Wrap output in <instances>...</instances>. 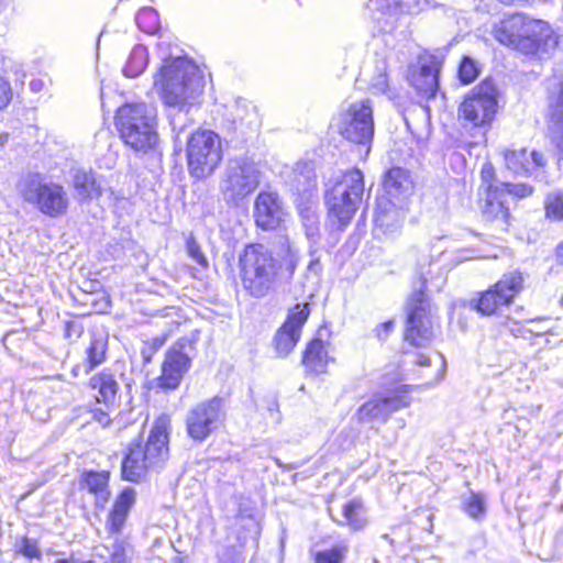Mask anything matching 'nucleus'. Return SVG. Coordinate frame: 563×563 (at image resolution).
Instances as JSON below:
<instances>
[{"label":"nucleus","instance_id":"obj_1","mask_svg":"<svg viewBox=\"0 0 563 563\" xmlns=\"http://www.w3.org/2000/svg\"><path fill=\"white\" fill-rule=\"evenodd\" d=\"M161 66L153 75V87L164 106L176 114L169 113L173 130L183 131L184 124L178 114H188L190 108L199 102L203 91V77L198 66L185 56L174 53L168 42L158 43Z\"/></svg>","mask_w":563,"mask_h":563},{"label":"nucleus","instance_id":"obj_2","mask_svg":"<svg viewBox=\"0 0 563 563\" xmlns=\"http://www.w3.org/2000/svg\"><path fill=\"white\" fill-rule=\"evenodd\" d=\"M170 418L159 416L150 432L145 444L131 443L122 461V477L129 482H137L146 473L163 465L168 457V435Z\"/></svg>","mask_w":563,"mask_h":563},{"label":"nucleus","instance_id":"obj_3","mask_svg":"<svg viewBox=\"0 0 563 563\" xmlns=\"http://www.w3.org/2000/svg\"><path fill=\"white\" fill-rule=\"evenodd\" d=\"M115 124L121 139L134 151L147 152L158 143L157 110L153 104H123L118 109Z\"/></svg>","mask_w":563,"mask_h":563},{"label":"nucleus","instance_id":"obj_4","mask_svg":"<svg viewBox=\"0 0 563 563\" xmlns=\"http://www.w3.org/2000/svg\"><path fill=\"white\" fill-rule=\"evenodd\" d=\"M243 288L253 297H265L273 288L279 265L263 244L247 245L239 258Z\"/></svg>","mask_w":563,"mask_h":563},{"label":"nucleus","instance_id":"obj_5","mask_svg":"<svg viewBox=\"0 0 563 563\" xmlns=\"http://www.w3.org/2000/svg\"><path fill=\"white\" fill-rule=\"evenodd\" d=\"M16 191L25 202L51 218L64 216L69 207L65 188L60 184L47 180L40 173H27L22 176L16 184Z\"/></svg>","mask_w":563,"mask_h":563},{"label":"nucleus","instance_id":"obj_6","mask_svg":"<svg viewBox=\"0 0 563 563\" xmlns=\"http://www.w3.org/2000/svg\"><path fill=\"white\" fill-rule=\"evenodd\" d=\"M363 192L364 177L361 170L346 172L325 195L331 223L338 229L346 227L358 209Z\"/></svg>","mask_w":563,"mask_h":563},{"label":"nucleus","instance_id":"obj_7","mask_svg":"<svg viewBox=\"0 0 563 563\" xmlns=\"http://www.w3.org/2000/svg\"><path fill=\"white\" fill-rule=\"evenodd\" d=\"M189 174L202 179L210 176L222 161L221 139L210 130H198L187 142Z\"/></svg>","mask_w":563,"mask_h":563},{"label":"nucleus","instance_id":"obj_8","mask_svg":"<svg viewBox=\"0 0 563 563\" xmlns=\"http://www.w3.org/2000/svg\"><path fill=\"white\" fill-rule=\"evenodd\" d=\"M338 129L345 140L366 146L368 154L375 130L372 101L362 99L347 103L339 115Z\"/></svg>","mask_w":563,"mask_h":563},{"label":"nucleus","instance_id":"obj_9","mask_svg":"<svg viewBox=\"0 0 563 563\" xmlns=\"http://www.w3.org/2000/svg\"><path fill=\"white\" fill-rule=\"evenodd\" d=\"M525 280V275L520 271L507 272L487 290L472 299L471 306L483 316L498 314L520 295Z\"/></svg>","mask_w":563,"mask_h":563},{"label":"nucleus","instance_id":"obj_10","mask_svg":"<svg viewBox=\"0 0 563 563\" xmlns=\"http://www.w3.org/2000/svg\"><path fill=\"white\" fill-rule=\"evenodd\" d=\"M498 109V90L495 82L485 79L475 86L459 107V118L473 126L492 123Z\"/></svg>","mask_w":563,"mask_h":563},{"label":"nucleus","instance_id":"obj_11","mask_svg":"<svg viewBox=\"0 0 563 563\" xmlns=\"http://www.w3.org/2000/svg\"><path fill=\"white\" fill-rule=\"evenodd\" d=\"M294 188L300 197L298 211L309 239L319 235V216L317 212V178L313 167L308 163H300L295 169Z\"/></svg>","mask_w":563,"mask_h":563},{"label":"nucleus","instance_id":"obj_12","mask_svg":"<svg viewBox=\"0 0 563 563\" xmlns=\"http://www.w3.org/2000/svg\"><path fill=\"white\" fill-rule=\"evenodd\" d=\"M260 177V170L254 162L245 158L232 159L225 168L221 191L228 201H240L258 187Z\"/></svg>","mask_w":563,"mask_h":563},{"label":"nucleus","instance_id":"obj_13","mask_svg":"<svg viewBox=\"0 0 563 563\" xmlns=\"http://www.w3.org/2000/svg\"><path fill=\"white\" fill-rule=\"evenodd\" d=\"M224 400L213 397L194 406L186 416L188 435L196 441L206 440L224 421Z\"/></svg>","mask_w":563,"mask_h":563},{"label":"nucleus","instance_id":"obj_14","mask_svg":"<svg viewBox=\"0 0 563 563\" xmlns=\"http://www.w3.org/2000/svg\"><path fill=\"white\" fill-rule=\"evenodd\" d=\"M433 336V314L422 291L416 292L408 303V320L405 340L415 346L429 344Z\"/></svg>","mask_w":563,"mask_h":563},{"label":"nucleus","instance_id":"obj_15","mask_svg":"<svg viewBox=\"0 0 563 563\" xmlns=\"http://www.w3.org/2000/svg\"><path fill=\"white\" fill-rule=\"evenodd\" d=\"M194 351V341L180 339L172 347L165 357L162 366V375L158 377V385L162 388L175 389L184 374L190 367L191 352Z\"/></svg>","mask_w":563,"mask_h":563},{"label":"nucleus","instance_id":"obj_16","mask_svg":"<svg viewBox=\"0 0 563 563\" xmlns=\"http://www.w3.org/2000/svg\"><path fill=\"white\" fill-rule=\"evenodd\" d=\"M310 314L308 303H297L289 310L286 321L277 330L273 343L279 357H286L301 336V329Z\"/></svg>","mask_w":563,"mask_h":563},{"label":"nucleus","instance_id":"obj_17","mask_svg":"<svg viewBox=\"0 0 563 563\" xmlns=\"http://www.w3.org/2000/svg\"><path fill=\"white\" fill-rule=\"evenodd\" d=\"M135 503V492L131 488H125L115 499L112 509L110 510L104 529L107 538L102 545L113 547V542L117 541L123 547H126V541L122 536L123 529L125 528L126 520Z\"/></svg>","mask_w":563,"mask_h":563},{"label":"nucleus","instance_id":"obj_18","mask_svg":"<svg viewBox=\"0 0 563 563\" xmlns=\"http://www.w3.org/2000/svg\"><path fill=\"white\" fill-rule=\"evenodd\" d=\"M255 223L263 230H276L286 219L287 212L277 192L261 191L254 202Z\"/></svg>","mask_w":563,"mask_h":563},{"label":"nucleus","instance_id":"obj_19","mask_svg":"<svg viewBox=\"0 0 563 563\" xmlns=\"http://www.w3.org/2000/svg\"><path fill=\"white\" fill-rule=\"evenodd\" d=\"M410 405L406 395L393 394L385 397H374L364 402L355 412L357 422H369L374 420L386 421L387 418L401 408Z\"/></svg>","mask_w":563,"mask_h":563},{"label":"nucleus","instance_id":"obj_20","mask_svg":"<svg viewBox=\"0 0 563 563\" xmlns=\"http://www.w3.org/2000/svg\"><path fill=\"white\" fill-rule=\"evenodd\" d=\"M505 166L516 175H534L544 166V156L536 151L530 153L525 148L503 151Z\"/></svg>","mask_w":563,"mask_h":563},{"label":"nucleus","instance_id":"obj_21","mask_svg":"<svg viewBox=\"0 0 563 563\" xmlns=\"http://www.w3.org/2000/svg\"><path fill=\"white\" fill-rule=\"evenodd\" d=\"M401 4V0L368 1L367 8L372 12V20L378 32L390 33L397 27Z\"/></svg>","mask_w":563,"mask_h":563},{"label":"nucleus","instance_id":"obj_22","mask_svg":"<svg viewBox=\"0 0 563 563\" xmlns=\"http://www.w3.org/2000/svg\"><path fill=\"white\" fill-rule=\"evenodd\" d=\"M405 219L402 205L387 197H379L375 210V223L386 233H391L401 227Z\"/></svg>","mask_w":563,"mask_h":563},{"label":"nucleus","instance_id":"obj_23","mask_svg":"<svg viewBox=\"0 0 563 563\" xmlns=\"http://www.w3.org/2000/svg\"><path fill=\"white\" fill-rule=\"evenodd\" d=\"M522 27L523 14L517 13L496 23L493 27V35L503 45L522 49Z\"/></svg>","mask_w":563,"mask_h":563},{"label":"nucleus","instance_id":"obj_24","mask_svg":"<svg viewBox=\"0 0 563 563\" xmlns=\"http://www.w3.org/2000/svg\"><path fill=\"white\" fill-rule=\"evenodd\" d=\"M383 186L386 194L384 197L401 202L411 191L412 181L407 170L394 167L386 173Z\"/></svg>","mask_w":563,"mask_h":563},{"label":"nucleus","instance_id":"obj_25","mask_svg":"<svg viewBox=\"0 0 563 563\" xmlns=\"http://www.w3.org/2000/svg\"><path fill=\"white\" fill-rule=\"evenodd\" d=\"M548 91L551 129L563 134V77L550 78Z\"/></svg>","mask_w":563,"mask_h":563},{"label":"nucleus","instance_id":"obj_26","mask_svg":"<svg viewBox=\"0 0 563 563\" xmlns=\"http://www.w3.org/2000/svg\"><path fill=\"white\" fill-rule=\"evenodd\" d=\"M80 486L96 498V506L103 508L110 498L109 473L106 471H89L82 473Z\"/></svg>","mask_w":563,"mask_h":563},{"label":"nucleus","instance_id":"obj_27","mask_svg":"<svg viewBox=\"0 0 563 563\" xmlns=\"http://www.w3.org/2000/svg\"><path fill=\"white\" fill-rule=\"evenodd\" d=\"M438 76L439 65L437 62L422 64L419 71L412 74L411 84L421 96L432 98L439 88Z\"/></svg>","mask_w":563,"mask_h":563},{"label":"nucleus","instance_id":"obj_28","mask_svg":"<svg viewBox=\"0 0 563 563\" xmlns=\"http://www.w3.org/2000/svg\"><path fill=\"white\" fill-rule=\"evenodd\" d=\"M329 363L325 344L320 339L312 340L306 347L302 356V364L309 374H323Z\"/></svg>","mask_w":563,"mask_h":563},{"label":"nucleus","instance_id":"obj_29","mask_svg":"<svg viewBox=\"0 0 563 563\" xmlns=\"http://www.w3.org/2000/svg\"><path fill=\"white\" fill-rule=\"evenodd\" d=\"M330 512L334 521L339 525L347 526L352 530H361L367 523L366 510L363 503L358 499H352L345 503L342 506L339 516H335L331 509Z\"/></svg>","mask_w":563,"mask_h":563},{"label":"nucleus","instance_id":"obj_30","mask_svg":"<svg viewBox=\"0 0 563 563\" xmlns=\"http://www.w3.org/2000/svg\"><path fill=\"white\" fill-rule=\"evenodd\" d=\"M550 33L551 27L549 23L523 14V27L521 29L522 49L534 51L541 41L549 37Z\"/></svg>","mask_w":563,"mask_h":563},{"label":"nucleus","instance_id":"obj_31","mask_svg":"<svg viewBox=\"0 0 563 563\" xmlns=\"http://www.w3.org/2000/svg\"><path fill=\"white\" fill-rule=\"evenodd\" d=\"M107 341L102 338H93L86 349V357L82 363L73 368L75 376L89 374L93 368L106 361Z\"/></svg>","mask_w":563,"mask_h":563},{"label":"nucleus","instance_id":"obj_32","mask_svg":"<svg viewBox=\"0 0 563 563\" xmlns=\"http://www.w3.org/2000/svg\"><path fill=\"white\" fill-rule=\"evenodd\" d=\"M74 188L81 198H97L101 196L102 189L92 172L78 169L74 175Z\"/></svg>","mask_w":563,"mask_h":563},{"label":"nucleus","instance_id":"obj_33","mask_svg":"<svg viewBox=\"0 0 563 563\" xmlns=\"http://www.w3.org/2000/svg\"><path fill=\"white\" fill-rule=\"evenodd\" d=\"M90 386L98 391L96 396L98 402H111L118 391V383L113 375L108 372H101L90 379Z\"/></svg>","mask_w":563,"mask_h":563},{"label":"nucleus","instance_id":"obj_34","mask_svg":"<svg viewBox=\"0 0 563 563\" xmlns=\"http://www.w3.org/2000/svg\"><path fill=\"white\" fill-rule=\"evenodd\" d=\"M369 90L375 95H386L389 99H395L397 93L389 87L387 74V60L378 59L375 66V73L369 80Z\"/></svg>","mask_w":563,"mask_h":563},{"label":"nucleus","instance_id":"obj_35","mask_svg":"<svg viewBox=\"0 0 563 563\" xmlns=\"http://www.w3.org/2000/svg\"><path fill=\"white\" fill-rule=\"evenodd\" d=\"M147 64L148 51L144 45L137 44L131 49L128 56L123 67V74L130 78L137 77L145 70Z\"/></svg>","mask_w":563,"mask_h":563},{"label":"nucleus","instance_id":"obj_36","mask_svg":"<svg viewBox=\"0 0 563 563\" xmlns=\"http://www.w3.org/2000/svg\"><path fill=\"white\" fill-rule=\"evenodd\" d=\"M487 221H497L501 228L508 224L509 211L494 195H488L482 209Z\"/></svg>","mask_w":563,"mask_h":563},{"label":"nucleus","instance_id":"obj_37","mask_svg":"<svg viewBox=\"0 0 563 563\" xmlns=\"http://www.w3.org/2000/svg\"><path fill=\"white\" fill-rule=\"evenodd\" d=\"M347 552V545L339 543L331 548L314 551L311 556L314 563H343Z\"/></svg>","mask_w":563,"mask_h":563},{"label":"nucleus","instance_id":"obj_38","mask_svg":"<svg viewBox=\"0 0 563 563\" xmlns=\"http://www.w3.org/2000/svg\"><path fill=\"white\" fill-rule=\"evenodd\" d=\"M96 555L103 559V563H129L126 547L117 541L113 542V547L101 545L96 548Z\"/></svg>","mask_w":563,"mask_h":563},{"label":"nucleus","instance_id":"obj_39","mask_svg":"<svg viewBox=\"0 0 563 563\" xmlns=\"http://www.w3.org/2000/svg\"><path fill=\"white\" fill-rule=\"evenodd\" d=\"M463 510L473 519L484 517L486 510L485 496L474 492L463 497Z\"/></svg>","mask_w":563,"mask_h":563},{"label":"nucleus","instance_id":"obj_40","mask_svg":"<svg viewBox=\"0 0 563 563\" xmlns=\"http://www.w3.org/2000/svg\"><path fill=\"white\" fill-rule=\"evenodd\" d=\"M545 216L553 221L563 220V191L554 190L549 194L544 201Z\"/></svg>","mask_w":563,"mask_h":563},{"label":"nucleus","instance_id":"obj_41","mask_svg":"<svg viewBox=\"0 0 563 563\" xmlns=\"http://www.w3.org/2000/svg\"><path fill=\"white\" fill-rule=\"evenodd\" d=\"M135 21L145 33H154L159 26L158 13L153 8H142L137 12Z\"/></svg>","mask_w":563,"mask_h":563},{"label":"nucleus","instance_id":"obj_42","mask_svg":"<svg viewBox=\"0 0 563 563\" xmlns=\"http://www.w3.org/2000/svg\"><path fill=\"white\" fill-rule=\"evenodd\" d=\"M481 69L478 63L468 57L464 56L459 66V79L463 85L473 82L479 75Z\"/></svg>","mask_w":563,"mask_h":563},{"label":"nucleus","instance_id":"obj_43","mask_svg":"<svg viewBox=\"0 0 563 563\" xmlns=\"http://www.w3.org/2000/svg\"><path fill=\"white\" fill-rule=\"evenodd\" d=\"M14 549L16 554H20L26 559H41L42 556V551L37 540L27 537H22L21 539L16 540Z\"/></svg>","mask_w":563,"mask_h":563},{"label":"nucleus","instance_id":"obj_44","mask_svg":"<svg viewBox=\"0 0 563 563\" xmlns=\"http://www.w3.org/2000/svg\"><path fill=\"white\" fill-rule=\"evenodd\" d=\"M186 249H187L188 255L196 263H198L202 267H207L208 266V260L205 256L203 252L201 251L200 245L198 244V242L196 241V239L192 235H190L187 239Z\"/></svg>","mask_w":563,"mask_h":563},{"label":"nucleus","instance_id":"obj_45","mask_svg":"<svg viewBox=\"0 0 563 563\" xmlns=\"http://www.w3.org/2000/svg\"><path fill=\"white\" fill-rule=\"evenodd\" d=\"M508 194L518 197L526 198L532 195L533 188L527 184H505Z\"/></svg>","mask_w":563,"mask_h":563},{"label":"nucleus","instance_id":"obj_46","mask_svg":"<svg viewBox=\"0 0 563 563\" xmlns=\"http://www.w3.org/2000/svg\"><path fill=\"white\" fill-rule=\"evenodd\" d=\"M12 99V88L9 81L0 77V110L4 109Z\"/></svg>","mask_w":563,"mask_h":563},{"label":"nucleus","instance_id":"obj_47","mask_svg":"<svg viewBox=\"0 0 563 563\" xmlns=\"http://www.w3.org/2000/svg\"><path fill=\"white\" fill-rule=\"evenodd\" d=\"M481 178L483 183L487 186L486 189L490 190L493 188V181L495 178V168L490 163H485L482 166Z\"/></svg>","mask_w":563,"mask_h":563},{"label":"nucleus","instance_id":"obj_48","mask_svg":"<svg viewBox=\"0 0 563 563\" xmlns=\"http://www.w3.org/2000/svg\"><path fill=\"white\" fill-rule=\"evenodd\" d=\"M395 323L394 321H387L384 323H380L376 328V335L379 340H386L387 336L390 334V332L394 330Z\"/></svg>","mask_w":563,"mask_h":563},{"label":"nucleus","instance_id":"obj_49","mask_svg":"<svg viewBox=\"0 0 563 563\" xmlns=\"http://www.w3.org/2000/svg\"><path fill=\"white\" fill-rule=\"evenodd\" d=\"M45 88V81L41 78H34L30 81V89L33 92H41Z\"/></svg>","mask_w":563,"mask_h":563},{"label":"nucleus","instance_id":"obj_50","mask_svg":"<svg viewBox=\"0 0 563 563\" xmlns=\"http://www.w3.org/2000/svg\"><path fill=\"white\" fill-rule=\"evenodd\" d=\"M95 418L103 427H107L111 421L109 415L103 411L95 413Z\"/></svg>","mask_w":563,"mask_h":563},{"label":"nucleus","instance_id":"obj_51","mask_svg":"<svg viewBox=\"0 0 563 563\" xmlns=\"http://www.w3.org/2000/svg\"><path fill=\"white\" fill-rule=\"evenodd\" d=\"M55 563H95L92 560H81L79 558H76L71 555L67 559H59Z\"/></svg>","mask_w":563,"mask_h":563},{"label":"nucleus","instance_id":"obj_52","mask_svg":"<svg viewBox=\"0 0 563 563\" xmlns=\"http://www.w3.org/2000/svg\"><path fill=\"white\" fill-rule=\"evenodd\" d=\"M166 338H154L153 339V351H157L165 344Z\"/></svg>","mask_w":563,"mask_h":563},{"label":"nucleus","instance_id":"obj_53","mask_svg":"<svg viewBox=\"0 0 563 563\" xmlns=\"http://www.w3.org/2000/svg\"><path fill=\"white\" fill-rule=\"evenodd\" d=\"M238 109L243 108L246 112L251 109L254 110V107L247 102L246 100H238L236 101Z\"/></svg>","mask_w":563,"mask_h":563},{"label":"nucleus","instance_id":"obj_54","mask_svg":"<svg viewBox=\"0 0 563 563\" xmlns=\"http://www.w3.org/2000/svg\"><path fill=\"white\" fill-rule=\"evenodd\" d=\"M556 256H558V261L563 264V243L561 245L558 246V250H556Z\"/></svg>","mask_w":563,"mask_h":563},{"label":"nucleus","instance_id":"obj_55","mask_svg":"<svg viewBox=\"0 0 563 563\" xmlns=\"http://www.w3.org/2000/svg\"><path fill=\"white\" fill-rule=\"evenodd\" d=\"M417 363H418L419 365L426 366V365H429L430 360H429V357H427V356L420 355V356L418 357Z\"/></svg>","mask_w":563,"mask_h":563},{"label":"nucleus","instance_id":"obj_56","mask_svg":"<svg viewBox=\"0 0 563 563\" xmlns=\"http://www.w3.org/2000/svg\"><path fill=\"white\" fill-rule=\"evenodd\" d=\"M73 328V325L70 323L67 324V335H69V331L70 329Z\"/></svg>","mask_w":563,"mask_h":563},{"label":"nucleus","instance_id":"obj_57","mask_svg":"<svg viewBox=\"0 0 563 563\" xmlns=\"http://www.w3.org/2000/svg\"><path fill=\"white\" fill-rule=\"evenodd\" d=\"M236 119L242 120V119H243V115H242V114H240V113H236Z\"/></svg>","mask_w":563,"mask_h":563}]
</instances>
